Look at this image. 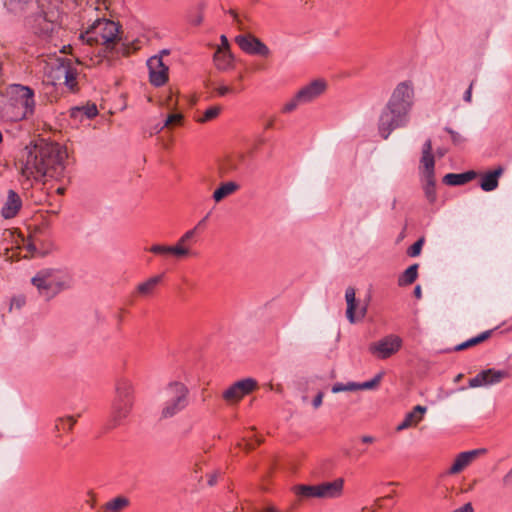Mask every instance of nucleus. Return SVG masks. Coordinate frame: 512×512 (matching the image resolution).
I'll return each mask as SVG.
<instances>
[{
    "instance_id": "obj_49",
    "label": "nucleus",
    "mask_w": 512,
    "mask_h": 512,
    "mask_svg": "<svg viewBox=\"0 0 512 512\" xmlns=\"http://www.w3.org/2000/svg\"><path fill=\"white\" fill-rule=\"evenodd\" d=\"M458 512H473V506L471 503H466L462 507L456 509Z\"/></svg>"
},
{
    "instance_id": "obj_1",
    "label": "nucleus",
    "mask_w": 512,
    "mask_h": 512,
    "mask_svg": "<svg viewBox=\"0 0 512 512\" xmlns=\"http://www.w3.org/2000/svg\"><path fill=\"white\" fill-rule=\"evenodd\" d=\"M66 150L57 143L43 140L27 146L21 162L20 172L27 181H39L43 177L58 178L65 170Z\"/></svg>"
},
{
    "instance_id": "obj_34",
    "label": "nucleus",
    "mask_w": 512,
    "mask_h": 512,
    "mask_svg": "<svg viewBox=\"0 0 512 512\" xmlns=\"http://www.w3.org/2000/svg\"><path fill=\"white\" fill-rule=\"evenodd\" d=\"M214 61L218 69L225 70L228 68L231 62V56L219 49L214 55Z\"/></svg>"
},
{
    "instance_id": "obj_2",
    "label": "nucleus",
    "mask_w": 512,
    "mask_h": 512,
    "mask_svg": "<svg viewBox=\"0 0 512 512\" xmlns=\"http://www.w3.org/2000/svg\"><path fill=\"white\" fill-rule=\"evenodd\" d=\"M8 98L0 109L1 118L7 122H18L34 113V92L31 88L19 84L8 88Z\"/></svg>"
},
{
    "instance_id": "obj_16",
    "label": "nucleus",
    "mask_w": 512,
    "mask_h": 512,
    "mask_svg": "<svg viewBox=\"0 0 512 512\" xmlns=\"http://www.w3.org/2000/svg\"><path fill=\"white\" fill-rule=\"evenodd\" d=\"M327 89V83L323 79H315L303 86L298 92V100L308 104L319 98Z\"/></svg>"
},
{
    "instance_id": "obj_40",
    "label": "nucleus",
    "mask_w": 512,
    "mask_h": 512,
    "mask_svg": "<svg viewBox=\"0 0 512 512\" xmlns=\"http://www.w3.org/2000/svg\"><path fill=\"white\" fill-rule=\"evenodd\" d=\"M300 105H304V104L302 103V101L298 100V95L296 93L293 98H291L289 101H287L283 105L282 112L283 113H291Z\"/></svg>"
},
{
    "instance_id": "obj_50",
    "label": "nucleus",
    "mask_w": 512,
    "mask_h": 512,
    "mask_svg": "<svg viewBox=\"0 0 512 512\" xmlns=\"http://www.w3.org/2000/svg\"><path fill=\"white\" fill-rule=\"evenodd\" d=\"M203 16L201 13H198L193 19H191V23L195 26H198L202 23Z\"/></svg>"
},
{
    "instance_id": "obj_48",
    "label": "nucleus",
    "mask_w": 512,
    "mask_h": 512,
    "mask_svg": "<svg viewBox=\"0 0 512 512\" xmlns=\"http://www.w3.org/2000/svg\"><path fill=\"white\" fill-rule=\"evenodd\" d=\"M474 83H475V81H472L470 83L468 89L464 93V101H466L467 103H470L472 100V89H473Z\"/></svg>"
},
{
    "instance_id": "obj_15",
    "label": "nucleus",
    "mask_w": 512,
    "mask_h": 512,
    "mask_svg": "<svg viewBox=\"0 0 512 512\" xmlns=\"http://www.w3.org/2000/svg\"><path fill=\"white\" fill-rule=\"evenodd\" d=\"M150 83L156 87L163 86L168 81V66L161 56H152L147 61Z\"/></svg>"
},
{
    "instance_id": "obj_60",
    "label": "nucleus",
    "mask_w": 512,
    "mask_h": 512,
    "mask_svg": "<svg viewBox=\"0 0 512 512\" xmlns=\"http://www.w3.org/2000/svg\"><path fill=\"white\" fill-rule=\"evenodd\" d=\"M27 249H28L29 251H35V250H36V247H35V245H34L33 243H28V244H27Z\"/></svg>"
},
{
    "instance_id": "obj_21",
    "label": "nucleus",
    "mask_w": 512,
    "mask_h": 512,
    "mask_svg": "<svg viewBox=\"0 0 512 512\" xmlns=\"http://www.w3.org/2000/svg\"><path fill=\"white\" fill-rule=\"evenodd\" d=\"M149 252L153 253L154 255L162 256V257H168L173 256L175 258H184L187 257V252L183 249H180V247H177L175 245H165V244H153L149 249Z\"/></svg>"
},
{
    "instance_id": "obj_35",
    "label": "nucleus",
    "mask_w": 512,
    "mask_h": 512,
    "mask_svg": "<svg viewBox=\"0 0 512 512\" xmlns=\"http://www.w3.org/2000/svg\"><path fill=\"white\" fill-rule=\"evenodd\" d=\"M426 184L424 186L425 197L430 203H434L437 199L436 189H435V178L431 176V178H425Z\"/></svg>"
},
{
    "instance_id": "obj_32",
    "label": "nucleus",
    "mask_w": 512,
    "mask_h": 512,
    "mask_svg": "<svg viewBox=\"0 0 512 512\" xmlns=\"http://www.w3.org/2000/svg\"><path fill=\"white\" fill-rule=\"evenodd\" d=\"M318 485H300L296 487V493L305 498H321Z\"/></svg>"
},
{
    "instance_id": "obj_28",
    "label": "nucleus",
    "mask_w": 512,
    "mask_h": 512,
    "mask_svg": "<svg viewBox=\"0 0 512 512\" xmlns=\"http://www.w3.org/2000/svg\"><path fill=\"white\" fill-rule=\"evenodd\" d=\"M239 189V185L236 182L229 181L222 183L214 192H213V199L215 202H220L224 198L228 197L229 195L233 194Z\"/></svg>"
},
{
    "instance_id": "obj_62",
    "label": "nucleus",
    "mask_w": 512,
    "mask_h": 512,
    "mask_svg": "<svg viewBox=\"0 0 512 512\" xmlns=\"http://www.w3.org/2000/svg\"><path fill=\"white\" fill-rule=\"evenodd\" d=\"M169 54V51L168 50H163L161 51V54L159 56H163V55H168Z\"/></svg>"
},
{
    "instance_id": "obj_37",
    "label": "nucleus",
    "mask_w": 512,
    "mask_h": 512,
    "mask_svg": "<svg viewBox=\"0 0 512 512\" xmlns=\"http://www.w3.org/2000/svg\"><path fill=\"white\" fill-rule=\"evenodd\" d=\"M184 116L182 113L169 114L164 121V126L171 128L173 126H181L183 124Z\"/></svg>"
},
{
    "instance_id": "obj_27",
    "label": "nucleus",
    "mask_w": 512,
    "mask_h": 512,
    "mask_svg": "<svg viewBox=\"0 0 512 512\" xmlns=\"http://www.w3.org/2000/svg\"><path fill=\"white\" fill-rule=\"evenodd\" d=\"M76 421L77 420L74 416H65L57 418L54 424V432L56 433V437H60L62 433H68L72 431Z\"/></svg>"
},
{
    "instance_id": "obj_5",
    "label": "nucleus",
    "mask_w": 512,
    "mask_h": 512,
    "mask_svg": "<svg viewBox=\"0 0 512 512\" xmlns=\"http://www.w3.org/2000/svg\"><path fill=\"white\" fill-rule=\"evenodd\" d=\"M120 26L118 23L105 19H96L90 27L81 34V39L88 45L101 44L107 49L119 41Z\"/></svg>"
},
{
    "instance_id": "obj_31",
    "label": "nucleus",
    "mask_w": 512,
    "mask_h": 512,
    "mask_svg": "<svg viewBox=\"0 0 512 512\" xmlns=\"http://www.w3.org/2000/svg\"><path fill=\"white\" fill-rule=\"evenodd\" d=\"M491 333H492L491 330L484 331L481 334H479L478 336L468 339L467 341L457 345L455 347V350L461 351V350L470 348L472 346H475L477 344H480V343L484 342L485 340H487L488 338H490Z\"/></svg>"
},
{
    "instance_id": "obj_3",
    "label": "nucleus",
    "mask_w": 512,
    "mask_h": 512,
    "mask_svg": "<svg viewBox=\"0 0 512 512\" xmlns=\"http://www.w3.org/2000/svg\"><path fill=\"white\" fill-rule=\"evenodd\" d=\"M38 294L49 301L64 290L73 286L72 275L63 269L44 268L39 270L31 279Z\"/></svg>"
},
{
    "instance_id": "obj_33",
    "label": "nucleus",
    "mask_w": 512,
    "mask_h": 512,
    "mask_svg": "<svg viewBox=\"0 0 512 512\" xmlns=\"http://www.w3.org/2000/svg\"><path fill=\"white\" fill-rule=\"evenodd\" d=\"M238 169V164L233 157H227L219 165V173L221 176L228 175Z\"/></svg>"
},
{
    "instance_id": "obj_63",
    "label": "nucleus",
    "mask_w": 512,
    "mask_h": 512,
    "mask_svg": "<svg viewBox=\"0 0 512 512\" xmlns=\"http://www.w3.org/2000/svg\"><path fill=\"white\" fill-rule=\"evenodd\" d=\"M461 378H462V374H459V375H457V376H456L455 381L457 382V381H459Z\"/></svg>"
},
{
    "instance_id": "obj_6",
    "label": "nucleus",
    "mask_w": 512,
    "mask_h": 512,
    "mask_svg": "<svg viewBox=\"0 0 512 512\" xmlns=\"http://www.w3.org/2000/svg\"><path fill=\"white\" fill-rule=\"evenodd\" d=\"M189 389L185 384L173 381L163 391L161 418L169 419L183 411L189 403Z\"/></svg>"
},
{
    "instance_id": "obj_23",
    "label": "nucleus",
    "mask_w": 512,
    "mask_h": 512,
    "mask_svg": "<svg viewBox=\"0 0 512 512\" xmlns=\"http://www.w3.org/2000/svg\"><path fill=\"white\" fill-rule=\"evenodd\" d=\"M503 173V167L499 166L495 170L483 174L480 181L481 189L486 192L495 190L499 185V178Z\"/></svg>"
},
{
    "instance_id": "obj_13",
    "label": "nucleus",
    "mask_w": 512,
    "mask_h": 512,
    "mask_svg": "<svg viewBox=\"0 0 512 512\" xmlns=\"http://www.w3.org/2000/svg\"><path fill=\"white\" fill-rule=\"evenodd\" d=\"M257 387L258 383L253 378L239 380L223 392V399L227 402H238L244 396L253 392Z\"/></svg>"
},
{
    "instance_id": "obj_47",
    "label": "nucleus",
    "mask_w": 512,
    "mask_h": 512,
    "mask_svg": "<svg viewBox=\"0 0 512 512\" xmlns=\"http://www.w3.org/2000/svg\"><path fill=\"white\" fill-rule=\"evenodd\" d=\"M323 397H324V393L323 392H318L317 393V395L315 396V398L313 400V407L315 409L319 408L322 405Z\"/></svg>"
},
{
    "instance_id": "obj_45",
    "label": "nucleus",
    "mask_w": 512,
    "mask_h": 512,
    "mask_svg": "<svg viewBox=\"0 0 512 512\" xmlns=\"http://www.w3.org/2000/svg\"><path fill=\"white\" fill-rule=\"evenodd\" d=\"M501 483H502L503 488L512 489V467L503 476Z\"/></svg>"
},
{
    "instance_id": "obj_30",
    "label": "nucleus",
    "mask_w": 512,
    "mask_h": 512,
    "mask_svg": "<svg viewBox=\"0 0 512 512\" xmlns=\"http://www.w3.org/2000/svg\"><path fill=\"white\" fill-rule=\"evenodd\" d=\"M418 264L409 266L398 278L399 286H407L415 282L418 276Z\"/></svg>"
},
{
    "instance_id": "obj_26",
    "label": "nucleus",
    "mask_w": 512,
    "mask_h": 512,
    "mask_svg": "<svg viewBox=\"0 0 512 512\" xmlns=\"http://www.w3.org/2000/svg\"><path fill=\"white\" fill-rule=\"evenodd\" d=\"M98 114V109L95 104H87L82 107H74L71 109V117L83 121V119L90 120Z\"/></svg>"
},
{
    "instance_id": "obj_58",
    "label": "nucleus",
    "mask_w": 512,
    "mask_h": 512,
    "mask_svg": "<svg viewBox=\"0 0 512 512\" xmlns=\"http://www.w3.org/2000/svg\"><path fill=\"white\" fill-rule=\"evenodd\" d=\"M274 125V118H271L265 125V129H271Z\"/></svg>"
},
{
    "instance_id": "obj_14",
    "label": "nucleus",
    "mask_w": 512,
    "mask_h": 512,
    "mask_svg": "<svg viewBox=\"0 0 512 512\" xmlns=\"http://www.w3.org/2000/svg\"><path fill=\"white\" fill-rule=\"evenodd\" d=\"M487 453L486 448H477L469 451H464L456 455L452 465L447 470L448 475H456L465 470L475 460L484 456Z\"/></svg>"
},
{
    "instance_id": "obj_44",
    "label": "nucleus",
    "mask_w": 512,
    "mask_h": 512,
    "mask_svg": "<svg viewBox=\"0 0 512 512\" xmlns=\"http://www.w3.org/2000/svg\"><path fill=\"white\" fill-rule=\"evenodd\" d=\"M445 130L451 135L452 142L455 145H459L464 141V137L461 134H459L458 132L452 130L449 127H446Z\"/></svg>"
},
{
    "instance_id": "obj_19",
    "label": "nucleus",
    "mask_w": 512,
    "mask_h": 512,
    "mask_svg": "<svg viewBox=\"0 0 512 512\" xmlns=\"http://www.w3.org/2000/svg\"><path fill=\"white\" fill-rule=\"evenodd\" d=\"M321 498L331 499L340 497L343 493L344 480L338 478L332 482H324L319 484Z\"/></svg>"
},
{
    "instance_id": "obj_12",
    "label": "nucleus",
    "mask_w": 512,
    "mask_h": 512,
    "mask_svg": "<svg viewBox=\"0 0 512 512\" xmlns=\"http://www.w3.org/2000/svg\"><path fill=\"white\" fill-rule=\"evenodd\" d=\"M239 48L247 54L269 57L271 51L268 46L253 34H243L235 37Z\"/></svg>"
},
{
    "instance_id": "obj_64",
    "label": "nucleus",
    "mask_w": 512,
    "mask_h": 512,
    "mask_svg": "<svg viewBox=\"0 0 512 512\" xmlns=\"http://www.w3.org/2000/svg\"><path fill=\"white\" fill-rule=\"evenodd\" d=\"M244 158V155L243 154H240L239 155V159L242 160Z\"/></svg>"
},
{
    "instance_id": "obj_10",
    "label": "nucleus",
    "mask_w": 512,
    "mask_h": 512,
    "mask_svg": "<svg viewBox=\"0 0 512 512\" xmlns=\"http://www.w3.org/2000/svg\"><path fill=\"white\" fill-rule=\"evenodd\" d=\"M345 300L347 304L346 317L348 321L354 324L363 320L368 311L369 298L363 302L357 300L355 289L348 287L345 291Z\"/></svg>"
},
{
    "instance_id": "obj_54",
    "label": "nucleus",
    "mask_w": 512,
    "mask_h": 512,
    "mask_svg": "<svg viewBox=\"0 0 512 512\" xmlns=\"http://www.w3.org/2000/svg\"><path fill=\"white\" fill-rule=\"evenodd\" d=\"M216 482H217V475L216 474L209 475L208 484L210 486H213L216 484Z\"/></svg>"
},
{
    "instance_id": "obj_53",
    "label": "nucleus",
    "mask_w": 512,
    "mask_h": 512,
    "mask_svg": "<svg viewBox=\"0 0 512 512\" xmlns=\"http://www.w3.org/2000/svg\"><path fill=\"white\" fill-rule=\"evenodd\" d=\"M229 14L234 18V20L239 24V29H243L241 27V22L238 18V14L234 10H229Z\"/></svg>"
},
{
    "instance_id": "obj_57",
    "label": "nucleus",
    "mask_w": 512,
    "mask_h": 512,
    "mask_svg": "<svg viewBox=\"0 0 512 512\" xmlns=\"http://www.w3.org/2000/svg\"><path fill=\"white\" fill-rule=\"evenodd\" d=\"M165 128H167V126H164V123H163V124H157V125H155V127H154V132H155V133H159V132H161L162 130H164Z\"/></svg>"
},
{
    "instance_id": "obj_52",
    "label": "nucleus",
    "mask_w": 512,
    "mask_h": 512,
    "mask_svg": "<svg viewBox=\"0 0 512 512\" xmlns=\"http://www.w3.org/2000/svg\"><path fill=\"white\" fill-rule=\"evenodd\" d=\"M166 106L169 108V109H173L175 106H176V102L172 103V94H170L167 99H166Z\"/></svg>"
},
{
    "instance_id": "obj_4",
    "label": "nucleus",
    "mask_w": 512,
    "mask_h": 512,
    "mask_svg": "<svg viewBox=\"0 0 512 512\" xmlns=\"http://www.w3.org/2000/svg\"><path fill=\"white\" fill-rule=\"evenodd\" d=\"M134 404V386L131 380L120 378L115 385V397L112 403L110 425L117 427L129 416Z\"/></svg>"
},
{
    "instance_id": "obj_18",
    "label": "nucleus",
    "mask_w": 512,
    "mask_h": 512,
    "mask_svg": "<svg viewBox=\"0 0 512 512\" xmlns=\"http://www.w3.org/2000/svg\"><path fill=\"white\" fill-rule=\"evenodd\" d=\"M163 279L164 274H158L149 277L136 286V294L142 298L152 297L155 294L158 286L162 283Z\"/></svg>"
},
{
    "instance_id": "obj_41",
    "label": "nucleus",
    "mask_w": 512,
    "mask_h": 512,
    "mask_svg": "<svg viewBox=\"0 0 512 512\" xmlns=\"http://www.w3.org/2000/svg\"><path fill=\"white\" fill-rule=\"evenodd\" d=\"M381 378H382V374H378L370 381H366L363 383H357L358 390H370V389L375 388L379 384Z\"/></svg>"
},
{
    "instance_id": "obj_36",
    "label": "nucleus",
    "mask_w": 512,
    "mask_h": 512,
    "mask_svg": "<svg viewBox=\"0 0 512 512\" xmlns=\"http://www.w3.org/2000/svg\"><path fill=\"white\" fill-rule=\"evenodd\" d=\"M222 108L220 106H211L205 110L202 117L197 119L199 123H206L215 118H217L221 112Z\"/></svg>"
},
{
    "instance_id": "obj_24",
    "label": "nucleus",
    "mask_w": 512,
    "mask_h": 512,
    "mask_svg": "<svg viewBox=\"0 0 512 512\" xmlns=\"http://www.w3.org/2000/svg\"><path fill=\"white\" fill-rule=\"evenodd\" d=\"M421 164L425 169V178H431L434 176L435 161L432 155V142L428 139L422 149Z\"/></svg>"
},
{
    "instance_id": "obj_56",
    "label": "nucleus",
    "mask_w": 512,
    "mask_h": 512,
    "mask_svg": "<svg viewBox=\"0 0 512 512\" xmlns=\"http://www.w3.org/2000/svg\"><path fill=\"white\" fill-rule=\"evenodd\" d=\"M414 295L418 299L421 298L422 291H421V287L419 285L414 288Z\"/></svg>"
},
{
    "instance_id": "obj_39",
    "label": "nucleus",
    "mask_w": 512,
    "mask_h": 512,
    "mask_svg": "<svg viewBox=\"0 0 512 512\" xmlns=\"http://www.w3.org/2000/svg\"><path fill=\"white\" fill-rule=\"evenodd\" d=\"M195 229L187 231L184 235H182L179 240L176 242V246L180 247L187 252V256L190 254V250L186 247L187 242L194 236Z\"/></svg>"
},
{
    "instance_id": "obj_38",
    "label": "nucleus",
    "mask_w": 512,
    "mask_h": 512,
    "mask_svg": "<svg viewBox=\"0 0 512 512\" xmlns=\"http://www.w3.org/2000/svg\"><path fill=\"white\" fill-rule=\"evenodd\" d=\"M357 390H358V387H357V383H355V382H348L346 384L335 383L331 389V391L333 393L350 392V391H357Z\"/></svg>"
},
{
    "instance_id": "obj_59",
    "label": "nucleus",
    "mask_w": 512,
    "mask_h": 512,
    "mask_svg": "<svg viewBox=\"0 0 512 512\" xmlns=\"http://www.w3.org/2000/svg\"><path fill=\"white\" fill-rule=\"evenodd\" d=\"M477 483V480H473L471 484H469L468 488H467V491H471L473 490L474 486L476 485Z\"/></svg>"
},
{
    "instance_id": "obj_17",
    "label": "nucleus",
    "mask_w": 512,
    "mask_h": 512,
    "mask_svg": "<svg viewBox=\"0 0 512 512\" xmlns=\"http://www.w3.org/2000/svg\"><path fill=\"white\" fill-rule=\"evenodd\" d=\"M28 23L33 32L40 36H48L54 29V23L47 18L43 11L30 16Z\"/></svg>"
},
{
    "instance_id": "obj_7",
    "label": "nucleus",
    "mask_w": 512,
    "mask_h": 512,
    "mask_svg": "<svg viewBox=\"0 0 512 512\" xmlns=\"http://www.w3.org/2000/svg\"><path fill=\"white\" fill-rule=\"evenodd\" d=\"M409 116L398 109L385 104L378 119V132L383 139H388L391 133L398 128L406 127Z\"/></svg>"
},
{
    "instance_id": "obj_43",
    "label": "nucleus",
    "mask_w": 512,
    "mask_h": 512,
    "mask_svg": "<svg viewBox=\"0 0 512 512\" xmlns=\"http://www.w3.org/2000/svg\"><path fill=\"white\" fill-rule=\"evenodd\" d=\"M424 238L421 237L420 239H418L413 245H411L408 250H407V254L410 256V257H417L420 253H421V250H422V247H423V244H424Z\"/></svg>"
},
{
    "instance_id": "obj_61",
    "label": "nucleus",
    "mask_w": 512,
    "mask_h": 512,
    "mask_svg": "<svg viewBox=\"0 0 512 512\" xmlns=\"http://www.w3.org/2000/svg\"><path fill=\"white\" fill-rule=\"evenodd\" d=\"M445 153H446V151H445V150H443V149H439V150L437 151V154H438L440 157L444 156V155H445Z\"/></svg>"
},
{
    "instance_id": "obj_55",
    "label": "nucleus",
    "mask_w": 512,
    "mask_h": 512,
    "mask_svg": "<svg viewBox=\"0 0 512 512\" xmlns=\"http://www.w3.org/2000/svg\"><path fill=\"white\" fill-rule=\"evenodd\" d=\"M221 44L226 50L229 48V42L225 35L221 36Z\"/></svg>"
},
{
    "instance_id": "obj_8",
    "label": "nucleus",
    "mask_w": 512,
    "mask_h": 512,
    "mask_svg": "<svg viewBox=\"0 0 512 512\" xmlns=\"http://www.w3.org/2000/svg\"><path fill=\"white\" fill-rule=\"evenodd\" d=\"M414 102L415 90L413 82L405 80L396 85L387 101V104L410 117V112L414 106Z\"/></svg>"
},
{
    "instance_id": "obj_25",
    "label": "nucleus",
    "mask_w": 512,
    "mask_h": 512,
    "mask_svg": "<svg viewBox=\"0 0 512 512\" xmlns=\"http://www.w3.org/2000/svg\"><path fill=\"white\" fill-rule=\"evenodd\" d=\"M477 177V173L474 170L466 171L464 173H449L443 177V182L446 185L458 186L463 185Z\"/></svg>"
},
{
    "instance_id": "obj_9",
    "label": "nucleus",
    "mask_w": 512,
    "mask_h": 512,
    "mask_svg": "<svg viewBox=\"0 0 512 512\" xmlns=\"http://www.w3.org/2000/svg\"><path fill=\"white\" fill-rule=\"evenodd\" d=\"M402 347V339L394 334L373 342L369 345V352L379 359H387L396 354Z\"/></svg>"
},
{
    "instance_id": "obj_46",
    "label": "nucleus",
    "mask_w": 512,
    "mask_h": 512,
    "mask_svg": "<svg viewBox=\"0 0 512 512\" xmlns=\"http://www.w3.org/2000/svg\"><path fill=\"white\" fill-rule=\"evenodd\" d=\"M216 91L219 96H226L229 93H234L235 90L229 86L226 85H220L216 88Z\"/></svg>"
},
{
    "instance_id": "obj_42",
    "label": "nucleus",
    "mask_w": 512,
    "mask_h": 512,
    "mask_svg": "<svg viewBox=\"0 0 512 512\" xmlns=\"http://www.w3.org/2000/svg\"><path fill=\"white\" fill-rule=\"evenodd\" d=\"M62 72L65 77V84L73 90L76 85V76L69 68L63 67Z\"/></svg>"
},
{
    "instance_id": "obj_22",
    "label": "nucleus",
    "mask_w": 512,
    "mask_h": 512,
    "mask_svg": "<svg viewBox=\"0 0 512 512\" xmlns=\"http://www.w3.org/2000/svg\"><path fill=\"white\" fill-rule=\"evenodd\" d=\"M22 206V201L19 195L13 190H9L7 201L2 208V216L5 219H10L16 216Z\"/></svg>"
},
{
    "instance_id": "obj_51",
    "label": "nucleus",
    "mask_w": 512,
    "mask_h": 512,
    "mask_svg": "<svg viewBox=\"0 0 512 512\" xmlns=\"http://www.w3.org/2000/svg\"><path fill=\"white\" fill-rule=\"evenodd\" d=\"M361 442L362 443H365V444H371L375 441V438L373 436H370V435H364L360 438Z\"/></svg>"
},
{
    "instance_id": "obj_29",
    "label": "nucleus",
    "mask_w": 512,
    "mask_h": 512,
    "mask_svg": "<svg viewBox=\"0 0 512 512\" xmlns=\"http://www.w3.org/2000/svg\"><path fill=\"white\" fill-rule=\"evenodd\" d=\"M130 504V500L125 496H118L109 502H107L103 509L104 512H121L127 508Z\"/></svg>"
},
{
    "instance_id": "obj_11",
    "label": "nucleus",
    "mask_w": 512,
    "mask_h": 512,
    "mask_svg": "<svg viewBox=\"0 0 512 512\" xmlns=\"http://www.w3.org/2000/svg\"><path fill=\"white\" fill-rule=\"evenodd\" d=\"M510 376V372L506 369L489 368L480 371L475 377L469 379L468 385L470 388L488 387L499 384Z\"/></svg>"
},
{
    "instance_id": "obj_20",
    "label": "nucleus",
    "mask_w": 512,
    "mask_h": 512,
    "mask_svg": "<svg viewBox=\"0 0 512 512\" xmlns=\"http://www.w3.org/2000/svg\"><path fill=\"white\" fill-rule=\"evenodd\" d=\"M426 411L427 408L425 406H415L412 411L406 414L405 418L397 426L396 430L402 431L410 427L416 426L423 419V416L426 413Z\"/></svg>"
}]
</instances>
